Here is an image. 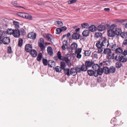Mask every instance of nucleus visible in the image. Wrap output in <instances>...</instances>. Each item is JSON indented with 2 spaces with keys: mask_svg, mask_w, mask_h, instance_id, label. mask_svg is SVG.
<instances>
[{
  "mask_svg": "<svg viewBox=\"0 0 127 127\" xmlns=\"http://www.w3.org/2000/svg\"><path fill=\"white\" fill-rule=\"evenodd\" d=\"M13 23L16 28H18L19 27V25L18 22L16 21H13Z\"/></svg>",
  "mask_w": 127,
  "mask_h": 127,
  "instance_id": "e433bc0d",
  "label": "nucleus"
},
{
  "mask_svg": "<svg viewBox=\"0 0 127 127\" xmlns=\"http://www.w3.org/2000/svg\"><path fill=\"white\" fill-rule=\"evenodd\" d=\"M123 55L124 56H126L127 55V50H124L123 53Z\"/></svg>",
  "mask_w": 127,
  "mask_h": 127,
  "instance_id": "774afa93",
  "label": "nucleus"
},
{
  "mask_svg": "<svg viewBox=\"0 0 127 127\" xmlns=\"http://www.w3.org/2000/svg\"><path fill=\"white\" fill-rule=\"evenodd\" d=\"M59 59L63 61H65L67 64L68 65L71 64L70 62L67 57L62 56L61 57V59Z\"/></svg>",
  "mask_w": 127,
  "mask_h": 127,
  "instance_id": "39448f33",
  "label": "nucleus"
},
{
  "mask_svg": "<svg viewBox=\"0 0 127 127\" xmlns=\"http://www.w3.org/2000/svg\"><path fill=\"white\" fill-rule=\"evenodd\" d=\"M105 29V26L102 25H100L98 26L97 30L99 31H104Z\"/></svg>",
  "mask_w": 127,
  "mask_h": 127,
  "instance_id": "6ab92c4d",
  "label": "nucleus"
},
{
  "mask_svg": "<svg viewBox=\"0 0 127 127\" xmlns=\"http://www.w3.org/2000/svg\"><path fill=\"white\" fill-rule=\"evenodd\" d=\"M59 27H62L63 26V23L62 22L58 21H56Z\"/></svg>",
  "mask_w": 127,
  "mask_h": 127,
  "instance_id": "603ef678",
  "label": "nucleus"
},
{
  "mask_svg": "<svg viewBox=\"0 0 127 127\" xmlns=\"http://www.w3.org/2000/svg\"><path fill=\"white\" fill-rule=\"evenodd\" d=\"M42 54L40 53L38 54L37 56V60L38 61H41L42 58Z\"/></svg>",
  "mask_w": 127,
  "mask_h": 127,
  "instance_id": "4c0bfd02",
  "label": "nucleus"
},
{
  "mask_svg": "<svg viewBox=\"0 0 127 127\" xmlns=\"http://www.w3.org/2000/svg\"><path fill=\"white\" fill-rule=\"evenodd\" d=\"M103 52L105 54H108L109 53L111 52V50L109 49L106 48L104 49Z\"/></svg>",
  "mask_w": 127,
  "mask_h": 127,
  "instance_id": "7c9ffc66",
  "label": "nucleus"
},
{
  "mask_svg": "<svg viewBox=\"0 0 127 127\" xmlns=\"http://www.w3.org/2000/svg\"><path fill=\"white\" fill-rule=\"evenodd\" d=\"M76 57L79 59H80L82 56V55L80 54H77Z\"/></svg>",
  "mask_w": 127,
  "mask_h": 127,
  "instance_id": "0e129e2a",
  "label": "nucleus"
},
{
  "mask_svg": "<svg viewBox=\"0 0 127 127\" xmlns=\"http://www.w3.org/2000/svg\"><path fill=\"white\" fill-rule=\"evenodd\" d=\"M89 29L90 31L93 32L96 31L97 27L95 25H92L89 27Z\"/></svg>",
  "mask_w": 127,
  "mask_h": 127,
  "instance_id": "f8f14e48",
  "label": "nucleus"
},
{
  "mask_svg": "<svg viewBox=\"0 0 127 127\" xmlns=\"http://www.w3.org/2000/svg\"><path fill=\"white\" fill-rule=\"evenodd\" d=\"M25 18L29 20H31L32 19V17L31 15L27 14V16Z\"/></svg>",
  "mask_w": 127,
  "mask_h": 127,
  "instance_id": "4d7b16f0",
  "label": "nucleus"
},
{
  "mask_svg": "<svg viewBox=\"0 0 127 127\" xmlns=\"http://www.w3.org/2000/svg\"><path fill=\"white\" fill-rule=\"evenodd\" d=\"M121 37L123 38H125L126 37V34H125V33L123 32L122 33L121 32V33L120 34Z\"/></svg>",
  "mask_w": 127,
  "mask_h": 127,
  "instance_id": "6e6d98bb",
  "label": "nucleus"
},
{
  "mask_svg": "<svg viewBox=\"0 0 127 127\" xmlns=\"http://www.w3.org/2000/svg\"><path fill=\"white\" fill-rule=\"evenodd\" d=\"M114 32L115 34L117 35H119L121 33V29L119 28H116Z\"/></svg>",
  "mask_w": 127,
  "mask_h": 127,
  "instance_id": "f3484780",
  "label": "nucleus"
},
{
  "mask_svg": "<svg viewBox=\"0 0 127 127\" xmlns=\"http://www.w3.org/2000/svg\"><path fill=\"white\" fill-rule=\"evenodd\" d=\"M116 120V119L115 118H113L112 119L111 121V123H113L115 122Z\"/></svg>",
  "mask_w": 127,
  "mask_h": 127,
  "instance_id": "e2e57ef3",
  "label": "nucleus"
},
{
  "mask_svg": "<svg viewBox=\"0 0 127 127\" xmlns=\"http://www.w3.org/2000/svg\"><path fill=\"white\" fill-rule=\"evenodd\" d=\"M32 46L31 44H28L26 45L25 46L26 51L27 52H30L32 50Z\"/></svg>",
  "mask_w": 127,
  "mask_h": 127,
  "instance_id": "1a4fd4ad",
  "label": "nucleus"
},
{
  "mask_svg": "<svg viewBox=\"0 0 127 127\" xmlns=\"http://www.w3.org/2000/svg\"><path fill=\"white\" fill-rule=\"evenodd\" d=\"M30 52L31 55L33 57H35L37 55V52L35 50H32Z\"/></svg>",
  "mask_w": 127,
  "mask_h": 127,
  "instance_id": "dca6fc26",
  "label": "nucleus"
},
{
  "mask_svg": "<svg viewBox=\"0 0 127 127\" xmlns=\"http://www.w3.org/2000/svg\"><path fill=\"white\" fill-rule=\"evenodd\" d=\"M43 63L44 65H47V59H43L42 60Z\"/></svg>",
  "mask_w": 127,
  "mask_h": 127,
  "instance_id": "8fccbe9b",
  "label": "nucleus"
},
{
  "mask_svg": "<svg viewBox=\"0 0 127 127\" xmlns=\"http://www.w3.org/2000/svg\"><path fill=\"white\" fill-rule=\"evenodd\" d=\"M77 1V0H70L68 1V3L69 4H71L75 3Z\"/></svg>",
  "mask_w": 127,
  "mask_h": 127,
  "instance_id": "3c124183",
  "label": "nucleus"
},
{
  "mask_svg": "<svg viewBox=\"0 0 127 127\" xmlns=\"http://www.w3.org/2000/svg\"><path fill=\"white\" fill-rule=\"evenodd\" d=\"M3 43L4 44H8L10 43V39L8 37H3Z\"/></svg>",
  "mask_w": 127,
  "mask_h": 127,
  "instance_id": "6e6552de",
  "label": "nucleus"
},
{
  "mask_svg": "<svg viewBox=\"0 0 127 127\" xmlns=\"http://www.w3.org/2000/svg\"><path fill=\"white\" fill-rule=\"evenodd\" d=\"M75 69L76 72H80L81 71L80 66L76 67Z\"/></svg>",
  "mask_w": 127,
  "mask_h": 127,
  "instance_id": "5fc2aeb1",
  "label": "nucleus"
},
{
  "mask_svg": "<svg viewBox=\"0 0 127 127\" xmlns=\"http://www.w3.org/2000/svg\"><path fill=\"white\" fill-rule=\"evenodd\" d=\"M81 27L83 28L87 29L89 26V25L87 23H84L81 25Z\"/></svg>",
  "mask_w": 127,
  "mask_h": 127,
  "instance_id": "f704fd0d",
  "label": "nucleus"
},
{
  "mask_svg": "<svg viewBox=\"0 0 127 127\" xmlns=\"http://www.w3.org/2000/svg\"><path fill=\"white\" fill-rule=\"evenodd\" d=\"M47 51L48 54L51 56L53 54V49L52 47L50 46H48L47 48Z\"/></svg>",
  "mask_w": 127,
  "mask_h": 127,
  "instance_id": "4468645a",
  "label": "nucleus"
},
{
  "mask_svg": "<svg viewBox=\"0 0 127 127\" xmlns=\"http://www.w3.org/2000/svg\"><path fill=\"white\" fill-rule=\"evenodd\" d=\"M62 30V31H63L66 30V27L65 26H64L61 28Z\"/></svg>",
  "mask_w": 127,
  "mask_h": 127,
  "instance_id": "338daca9",
  "label": "nucleus"
},
{
  "mask_svg": "<svg viewBox=\"0 0 127 127\" xmlns=\"http://www.w3.org/2000/svg\"><path fill=\"white\" fill-rule=\"evenodd\" d=\"M28 36L29 38L32 39L34 40L36 38V34L35 33L31 32L29 33L28 34Z\"/></svg>",
  "mask_w": 127,
  "mask_h": 127,
  "instance_id": "9d476101",
  "label": "nucleus"
},
{
  "mask_svg": "<svg viewBox=\"0 0 127 127\" xmlns=\"http://www.w3.org/2000/svg\"><path fill=\"white\" fill-rule=\"evenodd\" d=\"M57 55L58 57V58L59 59H61V53L60 52V51H59L57 53Z\"/></svg>",
  "mask_w": 127,
  "mask_h": 127,
  "instance_id": "052dcab7",
  "label": "nucleus"
},
{
  "mask_svg": "<svg viewBox=\"0 0 127 127\" xmlns=\"http://www.w3.org/2000/svg\"><path fill=\"white\" fill-rule=\"evenodd\" d=\"M80 66L81 71H85L87 70V68L84 64H83Z\"/></svg>",
  "mask_w": 127,
  "mask_h": 127,
  "instance_id": "393cba45",
  "label": "nucleus"
},
{
  "mask_svg": "<svg viewBox=\"0 0 127 127\" xmlns=\"http://www.w3.org/2000/svg\"><path fill=\"white\" fill-rule=\"evenodd\" d=\"M70 75L71 74H73L75 75V74H76L77 73V72L76 71L75 69L74 68H71L70 70Z\"/></svg>",
  "mask_w": 127,
  "mask_h": 127,
  "instance_id": "a878e982",
  "label": "nucleus"
},
{
  "mask_svg": "<svg viewBox=\"0 0 127 127\" xmlns=\"http://www.w3.org/2000/svg\"><path fill=\"white\" fill-rule=\"evenodd\" d=\"M44 43V40L43 38H40L39 42L38 45L41 50H43L45 47L43 44Z\"/></svg>",
  "mask_w": 127,
  "mask_h": 127,
  "instance_id": "20e7f679",
  "label": "nucleus"
},
{
  "mask_svg": "<svg viewBox=\"0 0 127 127\" xmlns=\"http://www.w3.org/2000/svg\"><path fill=\"white\" fill-rule=\"evenodd\" d=\"M92 68L95 71H97L99 68V65L98 64H94L92 65Z\"/></svg>",
  "mask_w": 127,
  "mask_h": 127,
  "instance_id": "5701e85b",
  "label": "nucleus"
},
{
  "mask_svg": "<svg viewBox=\"0 0 127 127\" xmlns=\"http://www.w3.org/2000/svg\"><path fill=\"white\" fill-rule=\"evenodd\" d=\"M111 46V48L112 50L115 51L119 47L118 45L116 44H114L112 45H111L110 46Z\"/></svg>",
  "mask_w": 127,
  "mask_h": 127,
  "instance_id": "c756f323",
  "label": "nucleus"
},
{
  "mask_svg": "<svg viewBox=\"0 0 127 127\" xmlns=\"http://www.w3.org/2000/svg\"><path fill=\"white\" fill-rule=\"evenodd\" d=\"M91 54V52L89 51H85L84 53V54L86 56H89Z\"/></svg>",
  "mask_w": 127,
  "mask_h": 127,
  "instance_id": "79ce46f5",
  "label": "nucleus"
},
{
  "mask_svg": "<svg viewBox=\"0 0 127 127\" xmlns=\"http://www.w3.org/2000/svg\"><path fill=\"white\" fill-rule=\"evenodd\" d=\"M122 64L120 62H117L116 63V67L119 68H120L122 66Z\"/></svg>",
  "mask_w": 127,
  "mask_h": 127,
  "instance_id": "a18cd8bd",
  "label": "nucleus"
},
{
  "mask_svg": "<svg viewBox=\"0 0 127 127\" xmlns=\"http://www.w3.org/2000/svg\"><path fill=\"white\" fill-rule=\"evenodd\" d=\"M123 44L125 45H127V38L124 40Z\"/></svg>",
  "mask_w": 127,
  "mask_h": 127,
  "instance_id": "680f3d73",
  "label": "nucleus"
},
{
  "mask_svg": "<svg viewBox=\"0 0 127 127\" xmlns=\"http://www.w3.org/2000/svg\"><path fill=\"white\" fill-rule=\"evenodd\" d=\"M116 53L118 54H121L123 52L122 49L120 47H118L117 49L115 51Z\"/></svg>",
  "mask_w": 127,
  "mask_h": 127,
  "instance_id": "cd10ccee",
  "label": "nucleus"
},
{
  "mask_svg": "<svg viewBox=\"0 0 127 127\" xmlns=\"http://www.w3.org/2000/svg\"><path fill=\"white\" fill-rule=\"evenodd\" d=\"M50 65V67H54L55 65V62L53 61H52L51 62V64Z\"/></svg>",
  "mask_w": 127,
  "mask_h": 127,
  "instance_id": "bf43d9fd",
  "label": "nucleus"
},
{
  "mask_svg": "<svg viewBox=\"0 0 127 127\" xmlns=\"http://www.w3.org/2000/svg\"><path fill=\"white\" fill-rule=\"evenodd\" d=\"M92 57L95 58H97V54L95 52L93 53L92 55Z\"/></svg>",
  "mask_w": 127,
  "mask_h": 127,
  "instance_id": "13d9d810",
  "label": "nucleus"
},
{
  "mask_svg": "<svg viewBox=\"0 0 127 127\" xmlns=\"http://www.w3.org/2000/svg\"><path fill=\"white\" fill-rule=\"evenodd\" d=\"M77 43L75 42L73 43L70 46V48L72 50H75L77 48Z\"/></svg>",
  "mask_w": 127,
  "mask_h": 127,
  "instance_id": "a211bd4d",
  "label": "nucleus"
},
{
  "mask_svg": "<svg viewBox=\"0 0 127 127\" xmlns=\"http://www.w3.org/2000/svg\"><path fill=\"white\" fill-rule=\"evenodd\" d=\"M56 33L59 34L62 31L61 28H57L56 29Z\"/></svg>",
  "mask_w": 127,
  "mask_h": 127,
  "instance_id": "864d4df0",
  "label": "nucleus"
},
{
  "mask_svg": "<svg viewBox=\"0 0 127 127\" xmlns=\"http://www.w3.org/2000/svg\"><path fill=\"white\" fill-rule=\"evenodd\" d=\"M14 30L11 29H8L7 31V34L10 35L12 34Z\"/></svg>",
  "mask_w": 127,
  "mask_h": 127,
  "instance_id": "c85d7f7f",
  "label": "nucleus"
},
{
  "mask_svg": "<svg viewBox=\"0 0 127 127\" xmlns=\"http://www.w3.org/2000/svg\"><path fill=\"white\" fill-rule=\"evenodd\" d=\"M93 64V62L91 60H86L85 63V66L87 67H91Z\"/></svg>",
  "mask_w": 127,
  "mask_h": 127,
  "instance_id": "7ed1b4c3",
  "label": "nucleus"
},
{
  "mask_svg": "<svg viewBox=\"0 0 127 127\" xmlns=\"http://www.w3.org/2000/svg\"><path fill=\"white\" fill-rule=\"evenodd\" d=\"M43 36L47 40L52 42L51 40L52 36L51 34L49 33L44 34L43 35Z\"/></svg>",
  "mask_w": 127,
  "mask_h": 127,
  "instance_id": "f257e3e1",
  "label": "nucleus"
},
{
  "mask_svg": "<svg viewBox=\"0 0 127 127\" xmlns=\"http://www.w3.org/2000/svg\"><path fill=\"white\" fill-rule=\"evenodd\" d=\"M97 70V73H96L97 74V75H101L102 74L103 72L102 68L100 69L99 68Z\"/></svg>",
  "mask_w": 127,
  "mask_h": 127,
  "instance_id": "473e14b6",
  "label": "nucleus"
},
{
  "mask_svg": "<svg viewBox=\"0 0 127 127\" xmlns=\"http://www.w3.org/2000/svg\"><path fill=\"white\" fill-rule=\"evenodd\" d=\"M80 35L77 33H74L72 35V38L74 39H78L79 38Z\"/></svg>",
  "mask_w": 127,
  "mask_h": 127,
  "instance_id": "2eb2a0df",
  "label": "nucleus"
},
{
  "mask_svg": "<svg viewBox=\"0 0 127 127\" xmlns=\"http://www.w3.org/2000/svg\"><path fill=\"white\" fill-rule=\"evenodd\" d=\"M90 33V31L88 30H84L82 33L83 36L87 37L89 35Z\"/></svg>",
  "mask_w": 127,
  "mask_h": 127,
  "instance_id": "ddd939ff",
  "label": "nucleus"
},
{
  "mask_svg": "<svg viewBox=\"0 0 127 127\" xmlns=\"http://www.w3.org/2000/svg\"><path fill=\"white\" fill-rule=\"evenodd\" d=\"M96 46L97 47H101L103 46L100 40L97 42L96 44Z\"/></svg>",
  "mask_w": 127,
  "mask_h": 127,
  "instance_id": "72a5a7b5",
  "label": "nucleus"
},
{
  "mask_svg": "<svg viewBox=\"0 0 127 127\" xmlns=\"http://www.w3.org/2000/svg\"><path fill=\"white\" fill-rule=\"evenodd\" d=\"M20 33L22 35H25V31L22 28L20 30Z\"/></svg>",
  "mask_w": 127,
  "mask_h": 127,
  "instance_id": "49530a36",
  "label": "nucleus"
},
{
  "mask_svg": "<svg viewBox=\"0 0 127 127\" xmlns=\"http://www.w3.org/2000/svg\"><path fill=\"white\" fill-rule=\"evenodd\" d=\"M7 53L8 54H11L12 53L11 47L10 46H8L7 47Z\"/></svg>",
  "mask_w": 127,
  "mask_h": 127,
  "instance_id": "09e8293b",
  "label": "nucleus"
},
{
  "mask_svg": "<svg viewBox=\"0 0 127 127\" xmlns=\"http://www.w3.org/2000/svg\"><path fill=\"white\" fill-rule=\"evenodd\" d=\"M102 35V34L100 32H97L95 34V36L96 38L99 37H101Z\"/></svg>",
  "mask_w": 127,
  "mask_h": 127,
  "instance_id": "2f4dec72",
  "label": "nucleus"
},
{
  "mask_svg": "<svg viewBox=\"0 0 127 127\" xmlns=\"http://www.w3.org/2000/svg\"><path fill=\"white\" fill-rule=\"evenodd\" d=\"M61 69L63 70L65 69V64L64 62H62L61 63Z\"/></svg>",
  "mask_w": 127,
  "mask_h": 127,
  "instance_id": "a19ab883",
  "label": "nucleus"
},
{
  "mask_svg": "<svg viewBox=\"0 0 127 127\" xmlns=\"http://www.w3.org/2000/svg\"><path fill=\"white\" fill-rule=\"evenodd\" d=\"M121 55L120 54H118L115 56V58L114 59L117 61H120V57H121Z\"/></svg>",
  "mask_w": 127,
  "mask_h": 127,
  "instance_id": "ea45409f",
  "label": "nucleus"
},
{
  "mask_svg": "<svg viewBox=\"0 0 127 127\" xmlns=\"http://www.w3.org/2000/svg\"><path fill=\"white\" fill-rule=\"evenodd\" d=\"M82 49L80 48H78L75 49V54H80L81 52Z\"/></svg>",
  "mask_w": 127,
  "mask_h": 127,
  "instance_id": "c9c22d12",
  "label": "nucleus"
},
{
  "mask_svg": "<svg viewBox=\"0 0 127 127\" xmlns=\"http://www.w3.org/2000/svg\"><path fill=\"white\" fill-rule=\"evenodd\" d=\"M4 37L3 34L0 35V45L2 43L3 38Z\"/></svg>",
  "mask_w": 127,
  "mask_h": 127,
  "instance_id": "de8ad7c7",
  "label": "nucleus"
},
{
  "mask_svg": "<svg viewBox=\"0 0 127 127\" xmlns=\"http://www.w3.org/2000/svg\"><path fill=\"white\" fill-rule=\"evenodd\" d=\"M11 4L14 6H16L17 7H21L23 8V7H22L20 6H18V4H17V2L16 1H12L11 2Z\"/></svg>",
  "mask_w": 127,
  "mask_h": 127,
  "instance_id": "c03bdc74",
  "label": "nucleus"
},
{
  "mask_svg": "<svg viewBox=\"0 0 127 127\" xmlns=\"http://www.w3.org/2000/svg\"><path fill=\"white\" fill-rule=\"evenodd\" d=\"M100 40L103 46H105L106 45L107 47L108 46L109 44L108 41L105 37L102 38Z\"/></svg>",
  "mask_w": 127,
  "mask_h": 127,
  "instance_id": "f03ea898",
  "label": "nucleus"
},
{
  "mask_svg": "<svg viewBox=\"0 0 127 127\" xmlns=\"http://www.w3.org/2000/svg\"><path fill=\"white\" fill-rule=\"evenodd\" d=\"M106 64V62H103L100 63L99 66L104 65L105 64Z\"/></svg>",
  "mask_w": 127,
  "mask_h": 127,
  "instance_id": "69168bd1",
  "label": "nucleus"
},
{
  "mask_svg": "<svg viewBox=\"0 0 127 127\" xmlns=\"http://www.w3.org/2000/svg\"><path fill=\"white\" fill-rule=\"evenodd\" d=\"M103 72L106 74H108L109 73V68L107 66H103L102 68Z\"/></svg>",
  "mask_w": 127,
  "mask_h": 127,
  "instance_id": "aec40b11",
  "label": "nucleus"
},
{
  "mask_svg": "<svg viewBox=\"0 0 127 127\" xmlns=\"http://www.w3.org/2000/svg\"><path fill=\"white\" fill-rule=\"evenodd\" d=\"M115 68L113 66H111L109 68V73H113L115 71Z\"/></svg>",
  "mask_w": 127,
  "mask_h": 127,
  "instance_id": "b1692460",
  "label": "nucleus"
},
{
  "mask_svg": "<svg viewBox=\"0 0 127 127\" xmlns=\"http://www.w3.org/2000/svg\"><path fill=\"white\" fill-rule=\"evenodd\" d=\"M13 35L15 37L18 38L19 37L20 35V31L18 30H14Z\"/></svg>",
  "mask_w": 127,
  "mask_h": 127,
  "instance_id": "0eeeda50",
  "label": "nucleus"
},
{
  "mask_svg": "<svg viewBox=\"0 0 127 127\" xmlns=\"http://www.w3.org/2000/svg\"><path fill=\"white\" fill-rule=\"evenodd\" d=\"M115 33L113 30H109L108 32L107 35L109 37H112L115 35Z\"/></svg>",
  "mask_w": 127,
  "mask_h": 127,
  "instance_id": "9b49d317",
  "label": "nucleus"
},
{
  "mask_svg": "<svg viewBox=\"0 0 127 127\" xmlns=\"http://www.w3.org/2000/svg\"><path fill=\"white\" fill-rule=\"evenodd\" d=\"M23 39L21 38H19L18 43V45L19 47H21L23 43Z\"/></svg>",
  "mask_w": 127,
  "mask_h": 127,
  "instance_id": "58836bf2",
  "label": "nucleus"
},
{
  "mask_svg": "<svg viewBox=\"0 0 127 127\" xmlns=\"http://www.w3.org/2000/svg\"><path fill=\"white\" fill-rule=\"evenodd\" d=\"M88 74L90 76H92L94 75L95 77L97 76V74L96 72H95L92 69L89 70L88 71Z\"/></svg>",
  "mask_w": 127,
  "mask_h": 127,
  "instance_id": "423d86ee",
  "label": "nucleus"
},
{
  "mask_svg": "<svg viewBox=\"0 0 127 127\" xmlns=\"http://www.w3.org/2000/svg\"><path fill=\"white\" fill-rule=\"evenodd\" d=\"M98 48V53H103V48L102 47H97Z\"/></svg>",
  "mask_w": 127,
  "mask_h": 127,
  "instance_id": "37998d69",
  "label": "nucleus"
},
{
  "mask_svg": "<svg viewBox=\"0 0 127 127\" xmlns=\"http://www.w3.org/2000/svg\"><path fill=\"white\" fill-rule=\"evenodd\" d=\"M114 54L113 53L111 52L110 53L108 54L107 57L109 59H114Z\"/></svg>",
  "mask_w": 127,
  "mask_h": 127,
  "instance_id": "4be33fe9",
  "label": "nucleus"
},
{
  "mask_svg": "<svg viewBox=\"0 0 127 127\" xmlns=\"http://www.w3.org/2000/svg\"><path fill=\"white\" fill-rule=\"evenodd\" d=\"M120 58V61L122 63H124L126 62L127 60V58L125 56H123L121 55Z\"/></svg>",
  "mask_w": 127,
  "mask_h": 127,
  "instance_id": "412c9836",
  "label": "nucleus"
},
{
  "mask_svg": "<svg viewBox=\"0 0 127 127\" xmlns=\"http://www.w3.org/2000/svg\"><path fill=\"white\" fill-rule=\"evenodd\" d=\"M64 73L67 75V76H69L70 75V69L68 68H65L64 69Z\"/></svg>",
  "mask_w": 127,
  "mask_h": 127,
  "instance_id": "bb28decb",
  "label": "nucleus"
}]
</instances>
